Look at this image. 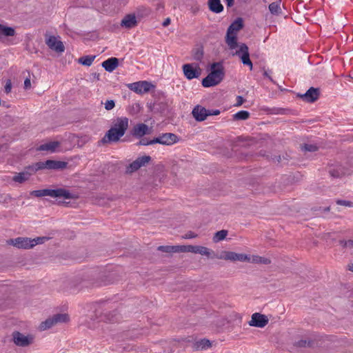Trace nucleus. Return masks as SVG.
<instances>
[{
    "mask_svg": "<svg viewBox=\"0 0 353 353\" xmlns=\"http://www.w3.org/2000/svg\"><path fill=\"white\" fill-rule=\"evenodd\" d=\"M225 77V69L221 61L211 64L210 73L202 79L201 84L204 88H210L219 84Z\"/></svg>",
    "mask_w": 353,
    "mask_h": 353,
    "instance_id": "1",
    "label": "nucleus"
},
{
    "mask_svg": "<svg viewBox=\"0 0 353 353\" xmlns=\"http://www.w3.org/2000/svg\"><path fill=\"white\" fill-rule=\"evenodd\" d=\"M30 194L36 197L49 196L52 198H63L64 199H72L75 198L74 194L65 188L33 190L30 192Z\"/></svg>",
    "mask_w": 353,
    "mask_h": 353,
    "instance_id": "2",
    "label": "nucleus"
},
{
    "mask_svg": "<svg viewBox=\"0 0 353 353\" xmlns=\"http://www.w3.org/2000/svg\"><path fill=\"white\" fill-rule=\"evenodd\" d=\"M69 321V316L67 314H57L51 318L46 319L40 325V329L45 330L52 327L53 325L59 323H65Z\"/></svg>",
    "mask_w": 353,
    "mask_h": 353,
    "instance_id": "3",
    "label": "nucleus"
},
{
    "mask_svg": "<svg viewBox=\"0 0 353 353\" xmlns=\"http://www.w3.org/2000/svg\"><path fill=\"white\" fill-rule=\"evenodd\" d=\"M151 160V157L148 155L138 157L126 167L125 172L127 174H132L137 171L141 167L145 166Z\"/></svg>",
    "mask_w": 353,
    "mask_h": 353,
    "instance_id": "4",
    "label": "nucleus"
},
{
    "mask_svg": "<svg viewBox=\"0 0 353 353\" xmlns=\"http://www.w3.org/2000/svg\"><path fill=\"white\" fill-rule=\"evenodd\" d=\"M321 92L319 88H310L304 94H297V97L301 99L307 103H314L317 101L320 97Z\"/></svg>",
    "mask_w": 353,
    "mask_h": 353,
    "instance_id": "5",
    "label": "nucleus"
},
{
    "mask_svg": "<svg viewBox=\"0 0 353 353\" xmlns=\"http://www.w3.org/2000/svg\"><path fill=\"white\" fill-rule=\"evenodd\" d=\"M124 134V133L116 130L115 128H110L107 131L104 137L100 140L99 143L104 145L113 142H117Z\"/></svg>",
    "mask_w": 353,
    "mask_h": 353,
    "instance_id": "6",
    "label": "nucleus"
},
{
    "mask_svg": "<svg viewBox=\"0 0 353 353\" xmlns=\"http://www.w3.org/2000/svg\"><path fill=\"white\" fill-rule=\"evenodd\" d=\"M154 85L148 81H137L128 85V88L137 94H144L150 91Z\"/></svg>",
    "mask_w": 353,
    "mask_h": 353,
    "instance_id": "7",
    "label": "nucleus"
},
{
    "mask_svg": "<svg viewBox=\"0 0 353 353\" xmlns=\"http://www.w3.org/2000/svg\"><path fill=\"white\" fill-rule=\"evenodd\" d=\"M179 137L174 133L166 132L156 137V143L171 145L179 141Z\"/></svg>",
    "mask_w": 353,
    "mask_h": 353,
    "instance_id": "8",
    "label": "nucleus"
},
{
    "mask_svg": "<svg viewBox=\"0 0 353 353\" xmlns=\"http://www.w3.org/2000/svg\"><path fill=\"white\" fill-rule=\"evenodd\" d=\"M234 54L238 55L240 57L243 65L250 66V70L252 69L253 65L250 59L248 47L245 43H241L239 46V50H236Z\"/></svg>",
    "mask_w": 353,
    "mask_h": 353,
    "instance_id": "9",
    "label": "nucleus"
},
{
    "mask_svg": "<svg viewBox=\"0 0 353 353\" xmlns=\"http://www.w3.org/2000/svg\"><path fill=\"white\" fill-rule=\"evenodd\" d=\"M184 76L188 79L192 80L193 79H197L201 74V69L197 65L196 68H194L191 63L184 64L182 67Z\"/></svg>",
    "mask_w": 353,
    "mask_h": 353,
    "instance_id": "10",
    "label": "nucleus"
},
{
    "mask_svg": "<svg viewBox=\"0 0 353 353\" xmlns=\"http://www.w3.org/2000/svg\"><path fill=\"white\" fill-rule=\"evenodd\" d=\"M14 343L17 346L26 347L30 345L33 341V337L31 336H26L19 332H14L12 333Z\"/></svg>",
    "mask_w": 353,
    "mask_h": 353,
    "instance_id": "11",
    "label": "nucleus"
},
{
    "mask_svg": "<svg viewBox=\"0 0 353 353\" xmlns=\"http://www.w3.org/2000/svg\"><path fill=\"white\" fill-rule=\"evenodd\" d=\"M46 37H47V35H46ZM46 43L49 48L58 53L63 52L65 50L63 42L58 40L54 36H49L48 37H46Z\"/></svg>",
    "mask_w": 353,
    "mask_h": 353,
    "instance_id": "12",
    "label": "nucleus"
},
{
    "mask_svg": "<svg viewBox=\"0 0 353 353\" xmlns=\"http://www.w3.org/2000/svg\"><path fill=\"white\" fill-rule=\"evenodd\" d=\"M268 322L269 319L267 316L256 312L252 315L251 321H249V325L256 327H264Z\"/></svg>",
    "mask_w": 353,
    "mask_h": 353,
    "instance_id": "13",
    "label": "nucleus"
},
{
    "mask_svg": "<svg viewBox=\"0 0 353 353\" xmlns=\"http://www.w3.org/2000/svg\"><path fill=\"white\" fill-rule=\"evenodd\" d=\"M8 243L19 249H30L32 248L31 244V239L28 237H17L11 239Z\"/></svg>",
    "mask_w": 353,
    "mask_h": 353,
    "instance_id": "14",
    "label": "nucleus"
},
{
    "mask_svg": "<svg viewBox=\"0 0 353 353\" xmlns=\"http://www.w3.org/2000/svg\"><path fill=\"white\" fill-rule=\"evenodd\" d=\"M96 316L99 319V321L114 323L118 321V314L116 310L112 312L106 311L103 313L97 311Z\"/></svg>",
    "mask_w": 353,
    "mask_h": 353,
    "instance_id": "15",
    "label": "nucleus"
},
{
    "mask_svg": "<svg viewBox=\"0 0 353 353\" xmlns=\"http://www.w3.org/2000/svg\"><path fill=\"white\" fill-rule=\"evenodd\" d=\"M192 114L196 121H203L208 117V110L200 105H197L193 108Z\"/></svg>",
    "mask_w": 353,
    "mask_h": 353,
    "instance_id": "16",
    "label": "nucleus"
},
{
    "mask_svg": "<svg viewBox=\"0 0 353 353\" xmlns=\"http://www.w3.org/2000/svg\"><path fill=\"white\" fill-rule=\"evenodd\" d=\"M174 346L176 343L174 341H161L157 343L156 350H158V353H172Z\"/></svg>",
    "mask_w": 353,
    "mask_h": 353,
    "instance_id": "17",
    "label": "nucleus"
},
{
    "mask_svg": "<svg viewBox=\"0 0 353 353\" xmlns=\"http://www.w3.org/2000/svg\"><path fill=\"white\" fill-rule=\"evenodd\" d=\"M148 126L144 123H138L131 130L130 134L135 137L140 138L148 134Z\"/></svg>",
    "mask_w": 353,
    "mask_h": 353,
    "instance_id": "18",
    "label": "nucleus"
},
{
    "mask_svg": "<svg viewBox=\"0 0 353 353\" xmlns=\"http://www.w3.org/2000/svg\"><path fill=\"white\" fill-rule=\"evenodd\" d=\"M137 20L135 14H129L125 15L121 21V26L127 29H131L137 26Z\"/></svg>",
    "mask_w": 353,
    "mask_h": 353,
    "instance_id": "19",
    "label": "nucleus"
},
{
    "mask_svg": "<svg viewBox=\"0 0 353 353\" xmlns=\"http://www.w3.org/2000/svg\"><path fill=\"white\" fill-rule=\"evenodd\" d=\"M128 119L127 117H119L111 128H115L116 130L125 133L128 128Z\"/></svg>",
    "mask_w": 353,
    "mask_h": 353,
    "instance_id": "20",
    "label": "nucleus"
},
{
    "mask_svg": "<svg viewBox=\"0 0 353 353\" xmlns=\"http://www.w3.org/2000/svg\"><path fill=\"white\" fill-rule=\"evenodd\" d=\"M119 65V59L116 57H111L102 63V67L108 72L114 70Z\"/></svg>",
    "mask_w": 353,
    "mask_h": 353,
    "instance_id": "21",
    "label": "nucleus"
},
{
    "mask_svg": "<svg viewBox=\"0 0 353 353\" xmlns=\"http://www.w3.org/2000/svg\"><path fill=\"white\" fill-rule=\"evenodd\" d=\"M328 172L332 178H341L345 175V169L341 165L330 166L328 168Z\"/></svg>",
    "mask_w": 353,
    "mask_h": 353,
    "instance_id": "22",
    "label": "nucleus"
},
{
    "mask_svg": "<svg viewBox=\"0 0 353 353\" xmlns=\"http://www.w3.org/2000/svg\"><path fill=\"white\" fill-rule=\"evenodd\" d=\"M243 26L244 25L243 19L241 17H238L230 24L227 31L228 32V34H236V32L241 30L243 28Z\"/></svg>",
    "mask_w": 353,
    "mask_h": 353,
    "instance_id": "23",
    "label": "nucleus"
},
{
    "mask_svg": "<svg viewBox=\"0 0 353 353\" xmlns=\"http://www.w3.org/2000/svg\"><path fill=\"white\" fill-rule=\"evenodd\" d=\"M46 165L49 170H63L67 167L66 162L54 160H47Z\"/></svg>",
    "mask_w": 353,
    "mask_h": 353,
    "instance_id": "24",
    "label": "nucleus"
},
{
    "mask_svg": "<svg viewBox=\"0 0 353 353\" xmlns=\"http://www.w3.org/2000/svg\"><path fill=\"white\" fill-rule=\"evenodd\" d=\"M32 174V172L26 168L25 171L15 174L13 176L12 180L14 182L22 183L25 182L26 181H27L29 179L30 176Z\"/></svg>",
    "mask_w": 353,
    "mask_h": 353,
    "instance_id": "25",
    "label": "nucleus"
},
{
    "mask_svg": "<svg viewBox=\"0 0 353 353\" xmlns=\"http://www.w3.org/2000/svg\"><path fill=\"white\" fill-rule=\"evenodd\" d=\"M167 173L163 165H156V180L159 179L160 183H163L167 178Z\"/></svg>",
    "mask_w": 353,
    "mask_h": 353,
    "instance_id": "26",
    "label": "nucleus"
},
{
    "mask_svg": "<svg viewBox=\"0 0 353 353\" xmlns=\"http://www.w3.org/2000/svg\"><path fill=\"white\" fill-rule=\"evenodd\" d=\"M208 7L214 13H220L223 10V6L220 0H208Z\"/></svg>",
    "mask_w": 353,
    "mask_h": 353,
    "instance_id": "27",
    "label": "nucleus"
},
{
    "mask_svg": "<svg viewBox=\"0 0 353 353\" xmlns=\"http://www.w3.org/2000/svg\"><path fill=\"white\" fill-rule=\"evenodd\" d=\"M225 42L230 49H234L238 46L237 37L236 33H230L227 31L225 37Z\"/></svg>",
    "mask_w": 353,
    "mask_h": 353,
    "instance_id": "28",
    "label": "nucleus"
},
{
    "mask_svg": "<svg viewBox=\"0 0 353 353\" xmlns=\"http://www.w3.org/2000/svg\"><path fill=\"white\" fill-rule=\"evenodd\" d=\"M59 145V143L58 141H51L44 144L41 145L38 150L41 151H51L54 152L56 148Z\"/></svg>",
    "mask_w": 353,
    "mask_h": 353,
    "instance_id": "29",
    "label": "nucleus"
},
{
    "mask_svg": "<svg viewBox=\"0 0 353 353\" xmlns=\"http://www.w3.org/2000/svg\"><path fill=\"white\" fill-rule=\"evenodd\" d=\"M14 34L15 30L13 28L0 24V36L13 37Z\"/></svg>",
    "mask_w": 353,
    "mask_h": 353,
    "instance_id": "30",
    "label": "nucleus"
},
{
    "mask_svg": "<svg viewBox=\"0 0 353 353\" xmlns=\"http://www.w3.org/2000/svg\"><path fill=\"white\" fill-rule=\"evenodd\" d=\"M46 161H39L34 165L28 166L26 168V169L31 171L32 173L33 174L39 170L47 169V165H46Z\"/></svg>",
    "mask_w": 353,
    "mask_h": 353,
    "instance_id": "31",
    "label": "nucleus"
},
{
    "mask_svg": "<svg viewBox=\"0 0 353 353\" xmlns=\"http://www.w3.org/2000/svg\"><path fill=\"white\" fill-rule=\"evenodd\" d=\"M236 252L224 251L220 256H216V258L219 259H224L226 261H236Z\"/></svg>",
    "mask_w": 353,
    "mask_h": 353,
    "instance_id": "32",
    "label": "nucleus"
},
{
    "mask_svg": "<svg viewBox=\"0 0 353 353\" xmlns=\"http://www.w3.org/2000/svg\"><path fill=\"white\" fill-rule=\"evenodd\" d=\"M198 250H198L197 254H200L201 255H205V256H208V258L213 259L214 257L216 258V256H218L217 255H216L214 254V252L213 251H210V249H208L206 247L199 245Z\"/></svg>",
    "mask_w": 353,
    "mask_h": 353,
    "instance_id": "33",
    "label": "nucleus"
},
{
    "mask_svg": "<svg viewBox=\"0 0 353 353\" xmlns=\"http://www.w3.org/2000/svg\"><path fill=\"white\" fill-rule=\"evenodd\" d=\"M94 55L83 56L79 59L78 62L85 66H90L95 59Z\"/></svg>",
    "mask_w": 353,
    "mask_h": 353,
    "instance_id": "34",
    "label": "nucleus"
},
{
    "mask_svg": "<svg viewBox=\"0 0 353 353\" xmlns=\"http://www.w3.org/2000/svg\"><path fill=\"white\" fill-rule=\"evenodd\" d=\"M280 3L281 0L273 2L269 5V10L272 14L278 15L281 12Z\"/></svg>",
    "mask_w": 353,
    "mask_h": 353,
    "instance_id": "35",
    "label": "nucleus"
},
{
    "mask_svg": "<svg viewBox=\"0 0 353 353\" xmlns=\"http://www.w3.org/2000/svg\"><path fill=\"white\" fill-rule=\"evenodd\" d=\"M268 112L272 114H288L291 110L283 108H272L268 109Z\"/></svg>",
    "mask_w": 353,
    "mask_h": 353,
    "instance_id": "36",
    "label": "nucleus"
},
{
    "mask_svg": "<svg viewBox=\"0 0 353 353\" xmlns=\"http://www.w3.org/2000/svg\"><path fill=\"white\" fill-rule=\"evenodd\" d=\"M250 117V112L246 110H241L233 115L234 121L246 120Z\"/></svg>",
    "mask_w": 353,
    "mask_h": 353,
    "instance_id": "37",
    "label": "nucleus"
},
{
    "mask_svg": "<svg viewBox=\"0 0 353 353\" xmlns=\"http://www.w3.org/2000/svg\"><path fill=\"white\" fill-rule=\"evenodd\" d=\"M210 346V341L206 339H201L194 343V347L196 350H203Z\"/></svg>",
    "mask_w": 353,
    "mask_h": 353,
    "instance_id": "38",
    "label": "nucleus"
},
{
    "mask_svg": "<svg viewBox=\"0 0 353 353\" xmlns=\"http://www.w3.org/2000/svg\"><path fill=\"white\" fill-rule=\"evenodd\" d=\"M313 340L301 339L296 343V346L299 347H312L314 345Z\"/></svg>",
    "mask_w": 353,
    "mask_h": 353,
    "instance_id": "39",
    "label": "nucleus"
},
{
    "mask_svg": "<svg viewBox=\"0 0 353 353\" xmlns=\"http://www.w3.org/2000/svg\"><path fill=\"white\" fill-rule=\"evenodd\" d=\"M228 230H221L216 232L213 236V241L216 243L225 239L228 235Z\"/></svg>",
    "mask_w": 353,
    "mask_h": 353,
    "instance_id": "40",
    "label": "nucleus"
},
{
    "mask_svg": "<svg viewBox=\"0 0 353 353\" xmlns=\"http://www.w3.org/2000/svg\"><path fill=\"white\" fill-rule=\"evenodd\" d=\"M203 48L201 46L196 49L193 50L192 56L194 60L201 61L203 57Z\"/></svg>",
    "mask_w": 353,
    "mask_h": 353,
    "instance_id": "41",
    "label": "nucleus"
},
{
    "mask_svg": "<svg viewBox=\"0 0 353 353\" xmlns=\"http://www.w3.org/2000/svg\"><path fill=\"white\" fill-rule=\"evenodd\" d=\"M252 262L255 263L268 265L271 263V261H270V259L265 258V257H262V256H253Z\"/></svg>",
    "mask_w": 353,
    "mask_h": 353,
    "instance_id": "42",
    "label": "nucleus"
},
{
    "mask_svg": "<svg viewBox=\"0 0 353 353\" xmlns=\"http://www.w3.org/2000/svg\"><path fill=\"white\" fill-rule=\"evenodd\" d=\"M157 110L161 114L165 115L168 110V105L165 101H159Z\"/></svg>",
    "mask_w": 353,
    "mask_h": 353,
    "instance_id": "43",
    "label": "nucleus"
},
{
    "mask_svg": "<svg viewBox=\"0 0 353 353\" xmlns=\"http://www.w3.org/2000/svg\"><path fill=\"white\" fill-rule=\"evenodd\" d=\"M48 239L49 238L46 236H39L34 239H31V244H32L33 248L36 245L42 244L45 243Z\"/></svg>",
    "mask_w": 353,
    "mask_h": 353,
    "instance_id": "44",
    "label": "nucleus"
},
{
    "mask_svg": "<svg viewBox=\"0 0 353 353\" xmlns=\"http://www.w3.org/2000/svg\"><path fill=\"white\" fill-rule=\"evenodd\" d=\"M174 245H161L157 250L165 253H174Z\"/></svg>",
    "mask_w": 353,
    "mask_h": 353,
    "instance_id": "45",
    "label": "nucleus"
},
{
    "mask_svg": "<svg viewBox=\"0 0 353 353\" xmlns=\"http://www.w3.org/2000/svg\"><path fill=\"white\" fill-rule=\"evenodd\" d=\"M301 148L304 150L305 151L308 152H315L318 150V147L316 145L313 144H304Z\"/></svg>",
    "mask_w": 353,
    "mask_h": 353,
    "instance_id": "46",
    "label": "nucleus"
},
{
    "mask_svg": "<svg viewBox=\"0 0 353 353\" xmlns=\"http://www.w3.org/2000/svg\"><path fill=\"white\" fill-rule=\"evenodd\" d=\"M174 253L188 252V245H174Z\"/></svg>",
    "mask_w": 353,
    "mask_h": 353,
    "instance_id": "47",
    "label": "nucleus"
},
{
    "mask_svg": "<svg viewBox=\"0 0 353 353\" xmlns=\"http://www.w3.org/2000/svg\"><path fill=\"white\" fill-rule=\"evenodd\" d=\"M337 205H343L346 207H353V203L350 201L337 199L336 201Z\"/></svg>",
    "mask_w": 353,
    "mask_h": 353,
    "instance_id": "48",
    "label": "nucleus"
},
{
    "mask_svg": "<svg viewBox=\"0 0 353 353\" xmlns=\"http://www.w3.org/2000/svg\"><path fill=\"white\" fill-rule=\"evenodd\" d=\"M104 105H105V109L106 110H112L114 106H115V102L114 100H107L105 103H104Z\"/></svg>",
    "mask_w": 353,
    "mask_h": 353,
    "instance_id": "49",
    "label": "nucleus"
},
{
    "mask_svg": "<svg viewBox=\"0 0 353 353\" xmlns=\"http://www.w3.org/2000/svg\"><path fill=\"white\" fill-rule=\"evenodd\" d=\"M250 258L247 254L236 253V261H250Z\"/></svg>",
    "mask_w": 353,
    "mask_h": 353,
    "instance_id": "50",
    "label": "nucleus"
},
{
    "mask_svg": "<svg viewBox=\"0 0 353 353\" xmlns=\"http://www.w3.org/2000/svg\"><path fill=\"white\" fill-rule=\"evenodd\" d=\"M154 143V139L148 141L147 139L143 138L138 143V145H152Z\"/></svg>",
    "mask_w": 353,
    "mask_h": 353,
    "instance_id": "51",
    "label": "nucleus"
},
{
    "mask_svg": "<svg viewBox=\"0 0 353 353\" xmlns=\"http://www.w3.org/2000/svg\"><path fill=\"white\" fill-rule=\"evenodd\" d=\"M12 90V82L10 79H8L6 81V84L4 86V91L6 94H9Z\"/></svg>",
    "mask_w": 353,
    "mask_h": 353,
    "instance_id": "52",
    "label": "nucleus"
},
{
    "mask_svg": "<svg viewBox=\"0 0 353 353\" xmlns=\"http://www.w3.org/2000/svg\"><path fill=\"white\" fill-rule=\"evenodd\" d=\"M198 236V234L192 231H188L185 235L182 236L183 239H194Z\"/></svg>",
    "mask_w": 353,
    "mask_h": 353,
    "instance_id": "53",
    "label": "nucleus"
},
{
    "mask_svg": "<svg viewBox=\"0 0 353 353\" xmlns=\"http://www.w3.org/2000/svg\"><path fill=\"white\" fill-rule=\"evenodd\" d=\"M199 245H188V252L197 254Z\"/></svg>",
    "mask_w": 353,
    "mask_h": 353,
    "instance_id": "54",
    "label": "nucleus"
},
{
    "mask_svg": "<svg viewBox=\"0 0 353 353\" xmlns=\"http://www.w3.org/2000/svg\"><path fill=\"white\" fill-rule=\"evenodd\" d=\"M245 101V99L241 96H237L236 97V103L235 106H241Z\"/></svg>",
    "mask_w": 353,
    "mask_h": 353,
    "instance_id": "55",
    "label": "nucleus"
},
{
    "mask_svg": "<svg viewBox=\"0 0 353 353\" xmlns=\"http://www.w3.org/2000/svg\"><path fill=\"white\" fill-rule=\"evenodd\" d=\"M219 110H208V117L211 115H219L220 114Z\"/></svg>",
    "mask_w": 353,
    "mask_h": 353,
    "instance_id": "56",
    "label": "nucleus"
},
{
    "mask_svg": "<svg viewBox=\"0 0 353 353\" xmlns=\"http://www.w3.org/2000/svg\"><path fill=\"white\" fill-rule=\"evenodd\" d=\"M30 87H31L30 79L28 78H26L24 81V88L28 90V89L30 88Z\"/></svg>",
    "mask_w": 353,
    "mask_h": 353,
    "instance_id": "57",
    "label": "nucleus"
},
{
    "mask_svg": "<svg viewBox=\"0 0 353 353\" xmlns=\"http://www.w3.org/2000/svg\"><path fill=\"white\" fill-rule=\"evenodd\" d=\"M170 22H171V19L170 18H167L165 19V21L162 23V26L163 27H167L168 26H169L170 24Z\"/></svg>",
    "mask_w": 353,
    "mask_h": 353,
    "instance_id": "58",
    "label": "nucleus"
},
{
    "mask_svg": "<svg viewBox=\"0 0 353 353\" xmlns=\"http://www.w3.org/2000/svg\"><path fill=\"white\" fill-rule=\"evenodd\" d=\"M340 245H341L343 248L349 247L348 241L341 240L339 241Z\"/></svg>",
    "mask_w": 353,
    "mask_h": 353,
    "instance_id": "59",
    "label": "nucleus"
},
{
    "mask_svg": "<svg viewBox=\"0 0 353 353\" xmlns=\"http://www.w3.org/2000/svg\"><path fill=\"white\" fill-rule=\"evenodd\" d=\"M225 1L228 8H230L234 5V0H225Z\"/></svg>",
    "mask_w": 353,
    "mask_h": 353,
    "instance_id": "60",
    "label": "nucleus"
},
{
    "mask_svg": "<svg viewBox=\"0 0 353 353\" xmlns=\"http://www.w3.org/2000/svg\"><path fill=\"white\" fill-rule=\"evenodd\" d=\"M263 76L268 78L272 82H274L273 79H272V77L269 75V74L268 73L267 71H264L263 72Z\"/></svg>",
    "mask_w": 353,
    "mask_h": 353,
    "instance_id": "61",
    "label": "nucleus"
},
{
    "mask_svg": "<svg viewBox=\"0 0 353 353\" xmlns=\"http://www.w3.org/2000/svg\"><path fill=\"white\" fill-rule=\"evenodd\" d=\"M273 160L274 161H277L278 163H280L281 161V156L280 155H278V156H274V157L273 158Z\"/></svg>",
    "mask_w": 353,
    "mask_h": 353,
    "instance_id": "62",
    "label": "nucleus"
},
{
    "mask_svg": "<svg viewBox=\"0 0 353 353\" xmlns=\"http://www.w3.org/2000/svg\"><path fill=\"white\" fill-rule=\"evenodd\" d=\"M319 210H323L324 212H329L330 210V207L328 206V207H326L323 209H322L321 207L319 208Z\"/></svg>",
    "mask_w": 353,
    "mask_h": 353,
    "instance_id": "63",
    "label": "nucleus"
},
{
    "mask_svg": "<svg viewBox=\"0 0 353 353\" xmlns=\"http://www.w3.org/2000/svg\"><path fill=\"white\" fill-rule=\"evenodd\" d=\"M348 270L353 272V263L349 264L347 266Z\"/></svg>",
    "mask_w": 353,
    "mask_h": 353,
    "instance_id": "64",
    "label": "nucleus"
}]
</instances>
